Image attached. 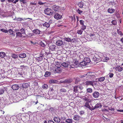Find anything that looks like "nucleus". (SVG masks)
<instances>
[{"instance_id": "obj_61", "label": "nucleus", "mask_w": 123, "mask_h": 123, "mask_svg": "<svg viewBox=\"0 0 123 123\" xmlns=\"http://www.w3.org/2000/svg\"><path fill=\"white\" fill-rule=\"evenodd\" d=\"M48 123H55L52 120H50L48 121Z\"/></svg>"}, {"instance_id": "obj_26", "label": "nucleus", "mask_w": 123, "mask_h": 123, "mask_svg": "<svg viewBox=\"0 0 123 123\" xmlns=\"http://www.w3.org/2000/svg\"><path fill=\"white\" fill-rule=\"evenodd\" d=\"M6 56V54L5 53L3 52H0V57L1 58H4Z\"/></svg>"}, {"instance_id": "obj_38", "label": "nucleus", "mask_w": 123, "mask_h": 123, "mask_svg": "<svg viewBox=\"0 0 123 123\" xmlns=\"http://www.w3.org/2000/svg\"><path fill=\"white\" fill-rule=\"evenodd\" d=\"M61 66L59 64V62L57 63L55 65V67L56 68H58L61 67Z\"/></svg>"}, {"instance_id": "obj_31", "label": "nucleus", "mask_w": 123, "mask_h": 123, "mask_svg": "<svg viewBox=\"0 0 123 123\" xmlns=\"http://www.w3.org/2000/svg\"><path fill=\"white\" fill-rule=\"evenodd\" d=\"M102 106L100 103H97L94 106L95 108H101Z\"/></svg>"}, {"instance_id": "obj_7", "label": "nucleus", "mask_w": 123, "mask_h": 123, "mask_svg": "<svg viewBox=\"0 0 123 123\" xmlns=\"http://www.w3.org/2000/svg\"><path fill=\"white\" fill-rule=\"evenodd\" d=\"M62 17V16L60 15L57 12L55 13L54 16V18L57 20L61 19Z\"/></svg>"}, {"instance_id": "obj_48", "label": "nucleus", "mask_w": 123, "mask_h": 123, "mask_svg": "<svg viewBox=\"0 0 123 123\" xmlns=\"http://www.w3.org/2000/svg\"><path fill=\"white\" fill-rule=\"evenodd\" d=\"M0 31H1L5 33H7L8 32V31H7V30H6V29H1Z\"/></svg>"}, {"instance_id": "obj_17", "label": "nucleus", "mask_w": 123, "mask_h": 123, "mask_svg": "<svg viewBox=\"0 0 123 123\" xmlns=\"http://www.w3.org/2000/svg\"><path fill=\"white\" fill-rule=\"evenodd\" d=\"M32 32L35 34L38 35L40 34L41 31L39 30L36 29L34 30Z\"/></svg>"}, {"instance_id": "obj_33", "label": "nucleus", "mask_w": 123, "mask_h": 123, "mask_svg": "<svg viewBox=\"0 0 123 123\" xmlns=\"http://www.w3.org/2000/svg\"><path fill=\"white\" fill-rule=\"evenodd\" d=\"M11 57L14 59H16L18 58V55L15 54V53H12V54Z\"/></svg>"}, {"instance_id": "obj_39", "label": "nucleus", "mask_w": 123, "mask_h": 123, "mask_svg": "<svg viewBox=\"0 0 123 123\" xmlns=\"http://www.w3.org/2000/svg\"><path fill=\"white\" fill-rule=\"evenodd\" d=\"M64 40L68 42H70L71 41V39L69 37H65L64 38Z\"/></svg>"}, {"instance_id": "obj_20", "label": "nucleus", "mask_w": 123, "mask_h": 123, "mask_svg": "<svg viewBox=\"0 0 123 123\" xmlns=\"http://www.w3.org/2000/svg\"><path fill=\"white\" fill-rule=\"evenodd\" d=\"M52 7V9L55 11H57L59 9V7L56 5L53 6Z\"/></svg>"}, {"instance_id": "obj_10", "label": "nucleus", "mask_w": 123, "mask_h": 123, "mask_svg": "<svg viewBox=\"0 0 123 123\" xmlns=\"http://www.w3.org/2000/svg\"><path fill=\"white\" fill-rule=\"evenodd\" d=\"M115 70L116 71L121 72L123 70V68L119 66H117L116 67Z\"/></svg>"}, {"instance_id": "obj_49", "label": "nucleus", "mask_w": 123, "mask_h": 123, "mask_svg": "<svg viewBox=\"0 0 123 123\" xmlns=\"http://www.w3.org/2000/svg\"><path fill=\"white\" fill-rule=\"evenodd\" d=\"M86 26L83 25H82L81 28L82 30H84L86 29Z\"/></svg>"}, {"instance_id": "obj_6", "label": "nucleus", "mask_w": 123, "mask_h": 123, "mask_svg": "<svg viewBox=\"0 0 123 123\" xmlns=\"http://www.w3.org/2000/svg\"><path fill=\"white\" fill-rule=\"evenodd\" d=\"M92 96L95 98H98L100 96L99 93L97 91L94 92L92 94Z\"/></svg>"}, {"instance_id": "obj_27", "label": "nucleus", "mask_w": 123, "mask_h": 123, "mask_svg": "<svg viewBox=\"0 0 123 123\" xmlns=\"http://www.w3.org/2000/svg\"><path fill=\"white\" fill-rule=\"evenodd\" d=\"M43 59V57L42 56H40L36 58V59L37 62L41 61Z\"/></svg>"}, {"instance_id": "obj_59", "label": "nucleus", "mask_w": 123, "mask_h": 123, "mask_svg": "<svg viewBox=\"0 0 123 123\" xmlns=\"http://www.w3.org/2000/svg\"><path fill=\"white\" fill-rule=\"evenodd\" d=\"M45 3H43L41 1H38V4H39V5H43Z\"/></svg>"}, {"instance_id": "obj_36", "label": "nucleus", "mask_w": 123, "mask_h": 123, "mask_svg": "<svg viewBox=\"0 0 123 123\" xmlns=\"http://www.w3.org/2000/svg\"><path fill=\"white\" fill-rule=\"evenodd\" d=\"M5 90V89L4 87H3V88L0 89V95L3 94Z\"/></svg>"}, {"instance_id": "obj_42", "label": "nucleus", "mask_w": 123, "mask_h": 123, "mask_svg": "<svg viewBox=\"0 0 123 123\" xmlns=\"http://www.w3.org/2000/svg\"><path fill=\"white\" fill-rule=\"evenodd\" d=\"M83 31L82 30H78L77 31V33L80 35H81L82 34Z\"/></svg>"}, {"instance_id": "obj_19", "label": "nucleus", "mask_w": 123, "mask_h": 123, "mask_svg": "<svg viewBox=\"0 0 123 123\" xmlns=\"http://www.w3.org/2000/svg\"><path fill=\"white\" fill-rule=\"evenodd\" d=\"M19 57L22 58H25L26 57V55L24 53H23L19 55Z\"/></svg>"}, {"instance_id": "obj_25", "label": "nucleus", "mask_w": 123, "mask_h": 123, "mask_svg": "<svg viewBox=\"0 0 123 123\" xmlns=\"http://www.w3.org/2000/svg\"><path fill=\"white\" fill-rule=\"evenodd\" d=\"M62 65L63 67L66 68H68V64L66 62L63 63Z\"/></svg>"}, {"instance_id": "obj_24", "label": "nucleus", "mask_w": 123, "mask_h": 123, "mask_svg": "<svg viewBox=\"0 0 123 123\" xmlns=\"http://www.w3.org/2000/svg\"><path fill=\"white\" fill-rule=\"evenodd\" d=\"M92 73L91 72H89L87 73L86 74H85L83 75H81L80 76V77L81 78H83L84 77H86V75H89L90 76H92L91 75V74Z\"/></svg>"}, {"instance_id": "obj_18", "label": "nucleus", "mask_w": 123, "mask_h": 123, "mask_svg": "<svg viewBox=\"0 0 123 123\" xmlns=\"http://www.w3.org/2000/svg\"><path fill=\"white\" fill-rule=\"evenodd\" d=\"M84 61L85 62V63H86V64L87 63H89L91 62L90 59L87 57L85 58L84 60Z\"/></svg>"}, {"instance_id": "obj_8", "label": "nucleus", "mask_w": 123, "mask_h": 123, "mask_svg": "<svg viewBox=\"0 0 123 123\" xmlns=\"http://www.w3.org/2000/svg\"><path fill=\"white\" fill-rule=\"evenodd\" d=\"M80 118V117L79 115H75L73 116V119L75 121H78Z\"/></svg>"}, {"instance_id": "obj_13", "label": "nucleus", "mask_w": 123, "mask_h": 123, "mask_svg": "<svg viewBox=\"0 0 123 123\" xmlns=\"http://www.w3.org/2000/svg\"><path fill=\"white\" fill-rule=\"evenodd\" d=\"M27 19H31L30 18H18L16 19V20L17 21H21L22 20H26Z\"/></svg>"}, {"instance_id": "obj_21", "label": "nucleus", "mask_w": 123, "mask_h": 123, "mask_svg": "<svg viewBox=\"0 0 123 123\" xmlns=\"http://www.w3.org/2000/svg\"><path fill=\"white\" fill-rule=\"evenodd\" d=\"M42 87L43 89L46 90L48 88V86L46 84H44L42 86Z\"/></svg>"}, {"instance_id": "obj_51", "label": "nucleus", "mask_w": 123, "mask_h": 123, "mask_svg": "<svg viewBox=\"0 0 123 123\" xmlns=\"http://www.w3.org/2000/svg\"><path fill=\"white\" fill-rule=\"evenodd\" d=\"M76 40L75 38H74L73 39H71V41H70V42L72 43H74L76 42Z\"/></svg>"}, {"instance_id": "obj_2", "label": "nucleus", "mask_w": 123, "mask_h": 123, "mask_svg": "<svg viewBox=\"0 0 123 123\" xmlns=\"http://www.w3.org/2000/svg\"><path fill=\"white\" fill-rule=\"evenodd\" d=\"M83 89L82 86H75L74 87V91L75 92H79Z\"/></svg>"}, {"instance_id": "obj_44", "label": "nucleus", "mask_w": 123, "mask_h": 123, "mask_svg": "<svg viewBox=\"0 0 123 123\" xmlns=\"http://www.w3.org/2000/svg\"><path fill=\"white\" fill-rule=\"evenodd\" d=\"M31 103H32L33 104H34L35 105L37 104V103H38V101L37 99H36V101H32L31 102Z\"/></svg>"}, {"instance_id": "obj_64", "label": "nucleus", "mask_w": 123, "mask_h": 123, "mask_svg": "<svg viewBox=\"0 0 123 123\" xmlns=\"http://www.w3.org/2000/svg\"><path fill=\"white\" fill-rule=\"evenodd\" d=\"M61 118L62 119V120H64L66 119V117H65L63 116L62 117H61Z\"/></svg>"}, {"instance_id": "obj_54", "label": "nucleus", "mask_w": 123, "mask_h": 123, "mask_svg": "<svg viewBox=\"0 0 123 123\" xmlns=\"http://www.w3.org/2000/svg\"><path fill=\"white\" fill-rule=\"evenodd\" d=\"M74 64L76 67L79 65V63L78 62L75 61L74 62Z\"/></svg>"}, {"instance_id": "obj_60", "label": "nucleus", "mask_w": 123, "mask_h": 123, "mask_svg": "<svg viewBox=\"0 0 123 123\" xmlns=\"http://www.w3.org/2000/svg\"><path fill=\"white\" fill-rule=\"evenodd\" d=\"M108 109L109 110L111 111H114L115 109L114 108L111 107L110 108H109Z\"/></svg>"}, {"instance_id": "obj_37", "label": "nucleus", "mask_w": 123, "mask_h": 123, "mask_svg": "<svg viewBox=\"0 0 123 123\" xmlns=\"http://www.w3.org/2000/svg\"><path fill=\"white\" fill-rule=\"evenodd\" d=\"M65 121L66 122L68 123H71L72 122V119L68 118Z\"/></svg>"}, {"instance_id": "obj_12", "label": "nucleus", "mask_w": 123, "mask_h": 123, "mask_svg": "<svg viewBox=\"0 0 123 123\" xmlns=\"http://www.w3.org/2000/svg\"><path fill=\"white\" fill-rule=\"evenodd\" d=\"M9 32L10 35H12V36H14L15 35V32L13 31L11 29H9L8 31V32Z\"/></svg>"}, {"instance_id": "obj_3", "label": "nucleus", "mask_w": 123, "mask_h": 123, "mask_svg": "<svg viewBox=\"0 0 123 123\" xmlns=\"http://www.w3.org/2000/svg\"><path fill=\"white\" fill-rule=\"evenodd\" d=\"M45 13L47 15H51L53 14L52 11L50 9L47 8L44 10Z\"/></svg>"}, {"instance_id": "obj_63", "label": "nucleus", "mask_w": 123, "mask_h": 123, "mask_svg": "<svg viewBox=\"0 0 123 123\" xmlns=\"http://www.w3.org/2000/svg\"><path fill=\"white\" fill-rule=\"evenodd\" d=\"M7 1L8 3L13 2L14 0H7Z\"/></svg>"}, {"instance_id": "obj_16", "label": "nucleus", "mask_w": 123, "mask_h": 123, "mask_svg": "<svg viewBox=\"0 0 123 123\" xmlns=\"http://www.w3.org/2000/svg\"><path fill=\"white\" fill-rule=\"evenodd\" d=\"M53 120L55 122L57 123H59L61 121L60 118L58 117H55L54 118Z\"/></svg>"}, {"instance_id": "obj_46", "label": "nucleus", "mask_w": 123, "mask_h": 123, "mask_svg": "<svg viewBox=\"0 0 123 123\" xmlns=\"http://www.w3.org/2000/svg\"><path fill=\"white\" fill-rule=\"evenodd\" d=\"M20 31L22 32V33L23 34H25V29H24L23 28H22L21 29H20Z\"/></svg>"}, {"instance_id": "obj_45", "label": "nucleus", "mask_w": 123, "mask_h": 123, "mask_svg": "<svg viewBox=\"0 0 123 123\" xmlns=\"http://www.w3.org/2000/svg\"><path fill=\"white\" fill-rule=\"evenodd\" d=\"M111 22L113 25H116L117 24V21L115 20H113Z\"/></svg>"}, {"instance_id": "obj_34", "label": "nucleus", "mask_w": 123, "mask_h": 123, "mask_svg": "<svg viewBox=\"0 0 123 123\" xmlns=\"http://www.w3.org/2000/svg\"><path fill=\"white\" fill-rule=\"evenodd\" d=\"M51 74L50 72L47 71L46 72L44 76L45 77H47L51 75Z\"/></svg>"}, {"instance_id": "obj_32", "label": "nucleus", "mask_w": 123, "mask_h": 123, "mask_svg": "<svg viewBox=\"0 0 123 123\" xmlns=\"http://www.w3.org/2000/svg\"><path fill=\"white\" fill-rule=\"evenodd\" d=\"M22 33L20 32H16V37H22Z\"/></svg>"}, {"instance_id": "obj_43", "label": "nucleus", "mask_w": 123, "mask_h": 123, "mask_svg": "<svg viewBox=\"0 0 123 123\" xmlns=\"http://www.w3.org/2000/svg\"><path fill=\"white\" fill-rule=\"evenodd\" d=\"M65 83H69L71 81V80H70L66 79L64 80Z\"/></svg>"}, {"instance_id": "obj_41", "label": "nucleus", "mask_w": 123, "mask_h": 123, "mask_svg": "<svg viewBox=\"0 0 123 123\" xmlns=\"http://www.w3.org/2000/svg\"><path fill=\"white\" fill-rule=\"evenodd\" d=\"M76 12L79 14L81 15L82 13L83 12V11L80 10L79 9H78L76 10Z\"/></svg>"}, {"instance_id": "obj_22", "label": "nucleus", "mask_w": 123, "mask_h": 123, "mask_svg": "<svg viewBox=\"0 0 123 123\" xmlns=\"http://www.w3.org/2000/svg\"><path fill=\"white\" fill-rule=\"evenodd\" d=\"M91 102H89L88 101L86 102L84 106L87 108H90V106L89 105V103Z\"/></svg>"}, {"instance_id": "obj_57", "label": "nucleus", "mask_w": 123, "mask_h": 123, "mask_svg": "<svg viewBox=\"0 0 123 123\" xmlns=\"http://www.w3.org/2000/svg\"><path fill=\"white\" fill-rule=\"evenodd\" d=\"M84 113L85 112L84 111H80V115H83Z\"/></svg>"}, {"instance_id": "obj_5", "label": "nucleus", "mask_w": 123, "mask_h": 123, "mask_svg": "<svg viewBox=\"0 0 123 123\" xmlns=\"http://www.w3.org/2000/svg\"><path fill=\"white\" fill-rule=\"evenodd\" d=\"M94 81L93 80H87L86 81V85L87 86L90 85L93 86Z\"/></svg>"}, {"instance_id": "obj_29", "label": "nucleus", "mask_w": 123, "mask_h": 123, "mask_svg": "<svg viewBox=\"0 0 123 123\" xmlns=\"http://www.w3.org/2000/svg\"><path fill=\"white\" fill-rule=\"evenodd\" d=\"M86 64L85 63V62L84 61L80 62V65L81 67L85 66Z\"/></svg>"}, {"instance_id": "obj_40", "label": "nucleus", "mask_w": 123, "mask_h": 123, "mask_svg": "<svg viewBox=\"0 0 123 123\" xmlns=\"http://www.w3.org/2000/svg\"><path fill=\"white\" fill-rule=\"evenodd\" d=\"M86 91L87 92L91 93L92 92V89L90 88H88L86 89Z\"/></svg>"}, {"instance_id": "obj_50", "label": "nucleus", "mask_w": 123, "mask_h": 123, "mask_svg": "<svg viewBox=\"0 0 123 123\" xmlns=\"http://www.w3.org/2000/svg\"><path fill=\"white\" fill-rule=\"evenodd\" d=\"M67 91L64 88H62L60 90V92H66Z\"/></svg>"}, {"instance_id": "obj_1", "label": "nucleus", "mask_w": 123, "mask_h": 123, "mask_svg": "<svg viewBox=\"0 0 123 123\" xmlns=\"http://www.w3.org/2000/svg\"><path fill=\"white\" fill-rule=\"evenodd\" d=\"M50 71L54 72H56L57 73H60L62 71V69L61 67L58 68H56L55 67L53 66H51L50 69Z\"/></svg>"}, {"instance_id": "obj_28", "label": "nucleus", "mask_w": 123, "mask_h": 123, "mask_svg": "<svg viewBox=\"0 0 123 123\" xmlns=\"http://www.w3.org/2000/svg\"><path fill=\"white\" fill-rule=\"evenodd\" d=\"M108 11L109 13H112L115 11V10L112 8H109L108 10Z\"/></svg>"}, {"instance_id": "obj_62", "label": "nucleus", "mask_w": 123, "mask_h": 123, "mask_svg": "<svg viewBox=\"0 0 123 123\" xmlns=\"http://www.w3.org/2000/svg\"><path fill=\"white\" fill-rule=\"evenodd\" d=\"M71 66V67L72 68H76V66H75L74 65V64L73 65H70Z\"/></svg>"}, {"instance_id": "obj_52", "label": "nucleus", "mask_w": 123, "mask_h": 123, "mask_svg": "<svg viewBox=\"0 0 123 123\" xmlns=\"http://www.w3.org/2000/svg\"><path fill=\"white\" fill-rule=\"evenodd\" d=\"M117 32L118 33L121 35H123V33H122L121 31H120L119 30H117Z\"/></svg>"}, {"instance_id": "obj_47", "label": "nucleus", "mask_w": 123, "mask_h": 123, "mask_svg": "<svg viewBox=\"0 0 123 123\" xmlns=\"http://www.w3.org/2000/svg\"><path fill=\"white\" fill-rule=\"evenodd\" d=\"M40 44L43 47H44L46 46L45 44L42 42H41L40 43Z\"/></svg>"}, {"instance_id": "obj_11", "label": "nucleus", "mask_w": 123, "mask_h": 123, "mask_svg": "<svg viewBox=\"0 0 123 123\" xmlns=\"http://www.w3.org/2000/svg\"><path fill=\"white\" fill-rule=\"evenodd\" d=\"M49 47L50 50L52 51H54L55 50L56 46L54 45H51L49 46Z\"/></svg>"}, {"instance_id": "obj_23", "label": "nucleus", "mask_w": 123, "mask_h": 123, "mask_svg": "<svg viewBox=\"0 0 123 123\" xmlns=\"http://www.w3.org/2000/svg\"><path fill=\"white\" fill-rule=\"evenodd\" d=\"M78 6L80 8H82L84 5V3L82 1L79 2L78 3Z\"/></svg>"}, {"instance_id": "obj_4", "label": "nucleus", "mask_w": 123, "mask_h": 123, "mask_svg": "<svg viewBox=\"0 0 123 123\" xmlns=\"http://www.w3.org/2000/svg\"><path fill=\"white\" fill-rule=\"evenodd\" d=\"M82 98L86 102H91L92 101V99H90L89 97L88 96H83Z\"/></svg>"}, {"instance_id": "obj_53", "label": "nucleus", "mask_w": 123, "mask_h": 123, "mask_svg": "<svg viewBox=\"0 0 123 123\" xmlns=\"http://www.w3.org/2000/svg\"><path fill=\"white\" fill-rule=\"evenodd\" d=\"M56 80H50L49 82L50 83H54L55 82Z\"/></svg>"}, {"instance_id": "obj_30", "label": "nucleus", "mask_w": 123, "mask_h": 123, "mask_svg": "<svg viewBox=\"0 0 123 123\" xmlns=\"http://www.w3.org/2000/svg\"><path fill=\"white\" fill-rule=\"evenodd\" d=\"M43 25L44 27H46L47 28H48L49 27L50 24L49 23L45 22L43 24Z\"/></svg>"}, {"instance_id": "obj_14", "label": "nucleus", "mask_w": 123, "mask_h": 123, "mask_svg": "<svg viewBox=\"0 0 123 123\" xmlns=\"http://www.w3.org/2000/svg\"><path fill=\"white\" fill-rule=\"evenodd\" d=\"M12 89L14 90H17L19 88V86L17 85H14L12 86Z\"/></svg>"}, {"instance_id": "obj_56", "label": "nucleus", "mask_w": 123, "mask_h": 123, "mask_svg": "<svg viewBox=\"0 0 123 123\" xmlns=\"http://www.w3.org/2000/svg\"><path fill=\"white\" fill-rule=\"evenodd\" d=\"M109 77L110 78H111L113 77L114 74L112 73H110L109 74Z\"/></svg>"}, {"instance_id": "obj_55", "label": "nucleus", "mask_w": 123, "mask_h": 123, "mask_svg": "<svg viewBox=\"0 0 123 123\" xmlns=\"http://www.w3.org/2000/svg\"><path fill=\"white\" fill-rule=\"evenodd\" d=\"M80 24L82 25H84V21L82 20H80Z\"/></svg>"}, {"instance_id": "obj_9", "label": "nucleus", "mask_w": 123, "mask_h": 123, "mask_svg": "<svg viewBox=\"0 0 123 123\" xmlns=\"http://www.w3.org/2000/svg\"><path fill=\"white\" fill-rule=\"evenodd\" d=\"M56 44L57 45L61 46L63 44V42L62 40H59L57 41Z\"/></svg>"}, {"instance_id": "obj_35", "label": "nucleus", "mask_w": 123, "mask_h": 123, "mask_svg": "<svg viewBox=\"0 0 123 123\" xmlns=\"http://www.w3.org/2000/svg\"><path fill=\"white\" fill-rule=\"evenodd\" d=\"M105 80V77H101L98 78V80L100 82H103Z\"/></svg>"}, {"instance_id": "obj_58", "label": "nucleus", "mask_w": 123, "mask_h": 123, "mask_svg": "<svg viewBox=\"0 0 123 123\" xmlns=\"http://www.w3.org/2000/svg\"><path fill=\"white\" fill-rule=\"evenodd\" d=\"M20 1L22 2L23 4H25L26 3V0H20Z\"/></svg>"}, {"instance_id": "obj_15", "label": "nucleus", "mask_w": 123, "mask_h": 123, "mask_svg": "<svg viewBox=\"0 0 123 123\" xmlns=\"http://www.w3.org/2000/svg\"><path fill=\"white\" fill-rule=\"evenodd\" d=\"M29 86V84L27 83H23L22 85V87L23 88H28Z\"/></svg>"}]
</instances>
